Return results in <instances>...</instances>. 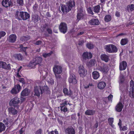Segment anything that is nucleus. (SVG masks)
<instances>
[{
    "mask_svg": "<svg viewBox=\"0 0 134 134\" xmlns=\"http://www.w3.org/2000/svg\"><path fill=\"white\" fill-rule=\"evenodd\" d=\"M15 16V18L19 20H26L30 17L29 14L27 12L18 11L16 12Z\"/></svg>",
    "mask_w": 134,
    "mask_h": 134,
    "instance_id": "obj_1",
    "label": "nucleus"
},
{
    "mask_svg": "<svg viewBox=\"0 0 134 134\" xmlns=\"http://www.w3.org/2000/svg\"><path fill=\"white\" fill-rule=\"evenodd\" d=\"M53 71L55 74V77L57 78L60 79V76L57 75V74H61L62 71V67L60 66L55 65L53 68Z\"/></svg>",
    "mask_w": 134,
    "mask_h": 134,
    "instance_id": "obj_2",
    "label": "nucleus"
},
{
    "mask_svg": "<svg viewBox=\"0 0 134 134\" xmlns=\"http://www.w3.org/2000/svg\"><path fill=\"white\" fill-rule=\"evenodd\" d=\"M98 70L103 73H107L109 71V68L107 64L103 63L98 67Z\"/></svg>",
    "mask_w": 134,
    "mask_h": 134,
    "instance_id": "obj_3",
    "label": "nucleus"
},
{
    "mask_svg": "<svg viewBox=\"0 0 134 134\" xmlns=\"http://www.w3.org/2000/svg\"><path fill=\"white\" fill-rule=\"evenodd\" d=\"M20 98L15 97L11 99L10 102V105L15 107L18 108V104L20 103Z\"/></svg>",
    "mask_w": 134,
    "mask_h": 134,
    "instance_id": "obj_4",
    "label": "nucleus"
},
{
    "mask_svg": "<svg viewBox=\"0 0 134 134\" xmlns=\"http://www.w3.org/2000/svg\"><path fill=\"white\" fill-rule=\"evenodd\" d=\"M59 29L61 33L64 34H65L68 30L66 24L64 22L61 23L59 26Z\"/></svg>",
    "mask_w": 134,
    "mask_h": 134,
    "instance_id": "obj_5",
    "label": "nucleus"
},
{
    "mask_svg": "<svg viewBox=\"0 0 134 134\" xmlns=\"http://www.w3.org/2000/svg\"><path fill=\"white\" fill-rule=\"evenodd\" d=\"M11 65L10 63L7 64L5 62L0 61V68H2L5 70L10 71L11 70Z\"/></svg>",
    "mask_w": 134,
    "mask_h": 134,
    "instance_id": "obj_6",
    "label": "nucleus"
},
{
    "mask_svg": "<svg viewBox=\"0 0 134 134\" xmlns=\"http://www.w3.org/2000/svg\"><path fill=\"white\" fill-rule=\"evenodd\" d=\"M86 70H85L83 66L80 65L79 67L78 72L80 75L82 77H84L86 74Z\"/></svg>",
    "mask_w": 134,
    "mask_h": 134,
    "instance_id": "obj_7",
    "label": "nucleus"
},
{
    "mask_svg": "<svg viewBox=\"0 0 134 134\" xmlns=\"http://www.w3.org/2000/svg\"><path fill=\"white\" fill-rule=\"evenodd\" d=\"M68 81L69 83L75 84L77 83L76 76L73 74L70 73V76L68 79Z\"/></svg>",
    "mask_w": 134,
    "mask_h": 134,
    "instance_id": "obj_8",
    "label": "nucleus"
},
{
    "mask_svg": "<svg viewBox=\"0 0 134 134\" xmlns=\"http://www.w3.org/2000/svg\"><path fill=\"white\" fill-rule=\"evenodd\" d=\"M2 3V5L6 8L12 7L13 5V3L10 1V0H3Z\"/></svg>",
    "mask_w": 134,
    "mask_h": 134,
    "instance_id": "obj_9",
    "label": "nucleus"
},
{
    "mask_svg": "<svg viewBox=\"0 0 134 134\" xmlns=\"http://www.w3.org/2000/svg\"><path fill=\"white\" fill-rule=\"evenodd\" d=\"M75 2L73 0H70L66 3L67 6L68 8L69 11H71L72 9L75 7Z\"/></svg>",
    "mask_w": 134,
    "mask_h": 134,
    "instance_id": "obj_10",
    "label": "nucleus"
},
{
    "mask_svg": "<svg viewBox=\"0 0 134 134\" xmlns=\"http://www.w3.org/2000/svg\"><path fill=\"white\" fill-rule=\"evenodd\" d=\"M92 54L90 52H84L83 53L82 55L83 58L85 60L91 59L92 57Z\"/></svg>",
    "mask_w": 134,
    "mask_h": 134,
    "instance_id": "obj_11",
    "label": "nucleus"
},
{
    "mask_svg": "<svg viewBox=\"0 0 134 134\" xmlns=\"http://www.w3.org/2000/svg\"><path fill=\"white\" fill-rule=\"evenodd\" d=\"M66 134H75V131L74 129L72 127H68L65 130Z\"/></svg>",
    "mask_w": 134,
    "mask_h": 134,
    "instance_id": "obj_12",
    "label": "nucleus"
},
{
    "mask_svg": "<svg viewBox=\"0 0 134 134\" xmlns=\"http://www.w3.org/2000/svg\"><path fill=\"white\" fill-rule=\"evenodd\" d=\"M34 91L35 95L38 97H39L41 93V89L40 86H36L34 87Z\"/></svg>",
    "mask_w": 134,
    "mask_h": 134,
    "instance_id": "obj_13",
    "label": "nucleus"
},
{
    "mask_svg": "<svg viewBox=\"0 0 134 134\" xmlns=\"http://www.w3.org/2000/svg\"><path fill=\"white\" fill-rule=\"evenodd\" d=\"M17 38V36L16 35L12 34L10 35L8 39V41L12 43H14L16 41Z\"/></svg>",
    "mask_w": 134,
    "mask_h": 134,
    "instance_id": "obj_14",
    "label": "nucleus"
},
{
    "mask_svg": "<svg viewBox=\"0 0 134 134\" xmlns=\"http://www.w3.org/2000/svg\"><path fill=\"white\" fill-rule=\"evenodd\" d=\"M123 107V105L122 103L119 102L115 106V109L117 112H120L122 111Z\"/></svg>",
    "mask_w": 134,
    "mask_h": 134,
    "instance_id": "obj_15",
    "label": "nucleus"
},
{
    "mask_svg": "<svg viewBox=\"0 0 134 134\" xmlns=\"http://www.w3.org/2000/svg\"><path fill=\"white\" fill-rule=\"evenodd\" d=\"M127 63L125 61H122L120 63L119 69L121 71L125 70L126 69L127 66Z\"/></svg>",
    "mask_w": 134,
    "mask_h": 134,
    "instance_id": "obj_16",
    "label": "nucleus"
},
{
    "mask_svg": "<svg viewBox=\"0 0 134 134\" xmlns=\"http://www.w3.org/2000/svg\"><path fill=\"white\" fill-rule=\"evenodd\" d=\"M13 56L15 60L19 61H22L24 59L23 55L20 53L15 54H13Z\"/></svg>",
    "mask_w": 134,
    "mask_h": 134,
    "instance_id": "obj_17",
    "label": "nucleus"
},
{
    "mask_svg": "<svg viewBox=\"0 0 134 134\" xmlns=\"http://www.w3.org/2000/svg\"><path fill=\"white\" fill-rule=\"evenodd\" d=\"M63 92L64 93L65 96H71L73 94L72 91L69 90V91L66 88H64L63 90Z\"/></svg>",
    "mask_w": 134,
    "mask_h": 134,
    "instance_id": "obj_18",
    "label": "nucleus"
},
{
    "mask_svg": "<svg viewBox=\"0 0 134 134\" xmlns=\"http://www.w3.org/2000/svg\"><path fill=\"white\" fill-rule=\"evenodd\" d=\"M85 15V13L83 11L77 13V20L78 21L81 19H83L84 18Z\"/></svg>",
    "mask_w": 134,
    "mask_h": 134,
    "instance_id": "obj_19",
    "label": "nucleus"
},
{
    "mask_svg": "<svg viewBox=\"0 0 134 134\" xmlns=\"http://www.w3.org/2000/svg\"><path fill=\"white\" fill-rule=\"evenodd\" d=\"M40 19V18L38 15L34 14L32 15L31 20L34 23L37 22Z\"/></svg>",
    "mask_w": 134,
    "mask_h": 134,
    "instance_id": "obj_20",
    "label": "nucleus"
},
{
    "mask_svg": "<svg viewBox=\"0 0 134 134\" xmlns=\"http://www.w3.org/2000/svg\"><path fill=\"white\" fill-rule=\"evenodd\" d=\"M100 58L101 60L106 63L108 62L109 60V56L105 54H103L101 55Z\"/></svg>",
    "mask_w": 134,
    "mask_h": 134,
    "instance_id": "obj_21",
    "label": "nucleus"
},
{
    "mask_svg": "<svg viewBox=\"0 0 134 134\" xmlns=\"http://www.w3.org/2000/svg\"><path fill=\"white\" fill-rule=\"evenodd\" d=\"M90 24L93 25H98L100 22L99 20L97 19H93L89 21Z\"/></svg>",
    "mask_w": 134,
    "mask_h": 134,
    "instance_id": "obj_22",
    "label": "nucleus"
},
{
    "mask_svg": "<svg viewBox=\"0 0 134 134\" xmlns=\"http://www.w3.org/2000/svg\"><path fill=\"white\" fill-rule=\"evenodd\" d=\"M8 110L9 113L10 114H11L13 115H15L17 114L18 113L17 110L12 107L9 108Z\"/></svg>",
    "mask_w": 134,
    "mask_h": 134,
    "instance_id": "obj_23",
    "label": "nucleus"
},
{
    "mask_svg": "<svg viewBox=\"0 0 134 134\" xmlns=\"http://www.w3.org/2000/svg\"><path fill=\"white\" fill-rule=\"evenodd\" d=\"M99 73L97 71H94L92 73V77L94 79H97L99 78Z\"/></svg>",
    "mask_w": 134,
    "mask_h": 134,
    "instance_id": "obj_24",
    "label": "nucleus"
},
{
    "mask_svg": "<svg viewBox=\"0 0 134 134\" xmlns=\"http://www.w3.org/2000/svg\"><path fill=\"white\" fill-rule=\"evenodd\" d=\"M61 7V10L63 13H67L70 11H69L68 8L66 5H65L64 4H62Z\"/></svg>",
    "mask_w": 134,
    "mask_h": 134,
    "instance_id": "obj_25",
    "label": "nucleus"
},
{
    "mask_svg": "<svg viewBox=\"0 0 134 134\" xmlns=\"http://www.w3.org/2000/svg\"><path fill=\"white\" fill-rule=\"evenodd\" d=\"M96 113V111L92 110H87L85 112V114L87 115H92Z\"/></svg>",
    "mask_w": 134,
    "mask_h": 134,
    "instance_id": "obj_26",
    "label": "nucleus"
},
{
    "mask_svg": "<svg viewBox=\"0 0 134 134\" xmlns=\"http://www.w3.org/2000/svg\"><path fill=\"white\" fill-rule=\"evenodd\" d=\"M106 84L104 82L101 81L99 82L98 84V88L101 90L103 89L105 87Z\"/></svg>",
    "mask_w": 134,
    "mask_h": 134,
    "instance_id": "obj_27",
    "label": "nucleus"
},
{
    "mask_svg": "<svg viewBox=\"0 0 134 134\" xmlns=\"http://www.w3.org/2000/svg\"><path fill=\"white\" fill-rule=\"evenodd\" d=\"M30 92L29 91L27 88H25L23 90L21 93V95L23 97H25L28 96Z\"/></svg>",
    "mask_w": 134,
    "mask_h": 134,
    "instance_id": "obj_28",
    "label": "nucleus"
},
{
    "mask_svg": "<svg viewBox=\"0 0 134 134\" xmlns=\"http://www.w3.org/2000/svg\"><path fill=\"white\" fill-rule=\"evenodd\" d=\"M93 11L95 13H98L100 12V6L99 5H97L92 7Z\"/></svg>",
    "mask_w": 134,
    "mask_h": 134,
    "instance_id": "obj_29",
    "label": "nucleus"
},
{
    "mask_svg": "<svg viewBox=\"0 0 134 134\" xmlns=\"http://www.w3.org/2000/svg\"><path fill=\"white\" fill-rule=\"evenodd\" d=\"M111 44H109L105 45L104 47V49L106 52L109 53H111Z\"/></svg>",
    "mask_w": 134,
    "mask_h": 134,
    "instance_id": "obj_30",
    "label": "nucleus"
},
{
    "mask_svg": "<svg viewBox=\"0 0 134 134\" xmlns=\"http://www.w3.org/2000/svg\"><path fill=\"white\" fill-rule=\"evenodd\" d=\"M41 89V94H42L48 90L49 88L47 86H40Z\"/></svg>",
    "mask_w": 134,
    "mask_h": 134,
    "instance_id": "obj_31",
    "label": "nucleus"
},
{
    "mask_svg": "<svg viewBox=\"0 0 134 134\" xmlns=\"http://www.w3.org/2000/svg\"><path fill=\"white\" fill-rule=\"evenodd\" d=\"M68 104H69V103L68 102V101L66 99H64L62 100V103L60 104V107L62 108V107H66Z\"/></svg>",
    "mask_w": 134,
    "mask_h": 134,
    "instance_id": "obj_32",
    "label": "nucleus"
},
{
    "mask_svg": "<svg viewBox=\"0 0 134 134\" xmlns=\"http://www.w3.org/2000/svg\"><path fill=\"white\" fill-rule=\"evenodd\" d=\"M19 48H20V50L21 51H23L26 53V50L28 48L27 47H24L22 44H19L18 45V47Z\"/></svg>",
    "mask_w": 134,
    "mask_h": 134,
    "instance_id": "obj_33",
    "label": "nucleus"
},
{
    "mask_svg": "<svg viewBox=\"0 0 134 134\" xmlns=\"http://www.w3.org/2000/svg\"><path fill=\"white\" fill-rule=\"evenodd\" d=\"M30 38V36H21L20 38V40L23 42L27 41Z\"/></svg>",
    "mask_w": 134,
    "mask_h": 134,
    "instance_id": "obj_34",
    "label": "nucleus"
},
{
    "mask_svg": "<svg viewBox=\"0 0 134 134\" xmlns=\"http://www.w3.org/2000/svg\"><path fill=\"white\" fill-rule=\"evenodd\" d=\"M42 60V59L41 57H38L35 58V62L37 64H39L41 63Z\"/></svg>",
    "mask_w": 134,
    "mask_h": 134,
    "instance_id": "obj_35",
    "label": "nucleus"
},
{
    "mask_svg": "<svg viewBox=\"0 0 134 134\" xmlns=\"http://www.w3.org/2000/svg\"><path fill=\"white\" fill-rule=\"evenodd\" d=\"M5 126L3 123L0 122V133L5 130Z\"/></svg>",
    "mask_w": 134,
    "mask_h": 134,
    "instance_id": "obj_36",
    "label": "nucleus"
},
{
    "mask_svg": "<svg viewBox=\"0 0 134 134\" xmlns=\"http://www.w3.org/2000/svg\"><path fill=\"white\" fill-rule=\"evenodd\" d=\"M128 42V40L127 38H123L121 40L120 44L121 45L124 46L127 44Z\"/></svg>",
    "mask_w": 134,
    "mask_h": 134,
    "instance_id": "obj_37",
    "label": "nucleus"
},
{
    "mask_svg": "<svg viewBox=\"0 0 134 134\" xmlns=\"http://www.w3.org/2000/svg\"><path fill=\"white\" fill-rule=\"evenodd\" d=\"M37 64L35 62V61L32 60L31 61L28 65V66L31 68H34Z\"/></svg>",
    "mask_w": 134,
    "mask_h": 134,
    "instance_id": "obj_38",
    "label": "nucleus"
},
{
    "mask_svg": "<svg viewBox=\"0 0 134 134\" xmlns=\"http://www.w3.org/2000/svg\"><path fill=\"white\" fill-rule=\"evenodd\" d=\"M127 10L128 11L130 10L131 11H132L134 10V4H132L127 5Z\"/></svg>",
    "mask_w": 134,
    "mask_h": 134,
    "instance_id": "obj_39",
    "label": "nucleus"
},
{
    "mask_svg": "<svg viewBox=\"0 0 134 134\" xmlns=\"http://www.w3.org/2000/svg\"><path fill=\"white\" fill-rule=\"evenodd\" d=\"M111 17L110 15H107L105 16L104 20L105 22H108L111 20Z\"/></svg>",
    "mask_w": 134,
    "mask_h": 134,
    "instance_id": "obj_40",
    "label": "nucleus"
},
{
    "mask_svg": "<svg viewBox=\"0 0 134 134\" xmlns=\"http://www.w3.org/2000/svg\"><path fill=\"white\" fill-rule=\"evenodd\" d=\"M129 95L132 98H134V90L129 89Z\"/></svg>",
    "mask_w": 134,
    "mask_h": 134,
    "instance_id": "obj_41",
    "label": "nucleus"
},
{
    "mask_svg": "<svg viewBox=\"0 0 134 134\" xmlns=\"http://www.w3.org/2000/svg\"><path fill=\"white\" fill-rule=\"evenodd\" d=\"M111 53H116L117 52L118 49L113 44H111Z\"/></svg>",
    "mask_w": 134,
    "mask_h": 134,
    "instance_id": "obj_42",
    "label": "nucleus"
},
{
    "mask_svg": "<svg viewBox=\"0 0 134 134\" xmlns=\"http://www.w3.org/2000/svg\"><path fill=\"white\" fill-rule=\"evenodd\" d=\"M8 120L7 119V120L5 119L3 121V122L4 123V125L7 126V125L9 124V125L11 126L13 124V123L12 122H12H10L11 121H8Z\"/></svg>",
    "mask_w": 134,
    "mask_h": 134,
    "instance_id": "obj_43",
    "label": "nucleus"
},
{
    "mask_svg": "<svg viewBox=\"0 0 134 134\" xmlns=\"http://www.w3.org/2000/svg\"><path fill=\"white\" fill-rule=\"evenodd\" d=\"M130 89L134 90V81L131 80L130 82Z\"/></svg>",
    "mask_w": 134,
    "mask_h": 134,
    "instance_id": "obj_44",
    "label": "nucleus"
},
{
    "mask_svg": "<svg viewBox=\"0 0 134 134\" xmlns=\"http://www.w3.org/2000/svg\"><path fill=\"white\" fill-rule=\"evenodd\" d=\"M53 52L51 51L49 53H44L43 54V56L44 58H46L50 56L53 53Z\"/></svg>",
    "mask_w": 134,
    "mask_h": 134,
    "instance_id": "obj_45",
    "label": "nucleus"
},
{
    "mask_svg": "<svg viewBox=\"0 0 134 134\" xmlns=\"http://www.w3.org/2000/svg\"><path fill=\"white\" fill-rule=\"evenodd\" d=\"M10 93L12 94H16L18 92L16 89V87H14L10 91Z\"/></svg>",
    "mask_w": 134,
    "mask_h": 134,
    "instance_id": "obj_46",
    "label": "nucleus"
},
{
    "mask_svg": "<svg viewBox=\"0 0 134 134\" xmlns=\"http://www.w3.org/2000/svg\"><path fill=\"white\" fill-rule=\"evenodd\" d=\"M86 46L89 49H92L93 48V44L91 43H87Z\"/></svg>",
    "mask_w": 134,
    "mask_h": 134,
    "instance_id": "obj_47",
    "label": "nucleus"
},
{
    "mask_svg": "<svg viewBox=\"0 0 134 134\" xmlns=\"http://www.w3.org/2000/svg\"><path fill=\"white\" fill-rule=\"evenodd\" d=\"M95 62V61L93 60H90L88 63V66L90 67L92 66L93 65H94Z\"/></svg>",
    "mask_w": 134,
    "mask_h": 134,
    "instance_id": "obj_48",
    "label": "nucleus"
},
{
    "mask_svg": "<svg viewBox=\"0 0 134 134\" xmlns=\"http://www.w3.org/2000/svg\"><path fill=\"white\" fill-rule=\"evenodd\" d=\"M18 81L22 83V86H23V85H24L26 83L25 80L23 78H20V79L18 80Z\"/></svg>",
    "mask_w": 134,
    "mask_h": 134,
    "instance_id": "obj_49",
    "label": "nucleus"
},
{
    "mask_svg": "<svg viewBox=\"0 0 134 134\" xmlns=\"http://www.w3.org/2000/svg\"><path fill=\"white\" fill-rule=\"evenodd\" d=\"M87 10L89 14H91L92 15H94V13L93 12L92 10L91 7H89L87 9Z\"/></svg>",
    "mask_w": 134,
    "mask_h": 134,
    "instance_id": "obj_50",
    "label": "nucleus"
},
{
    "mask_svg": "<svg viewBox=\"0 0 134 134\" xmlns=\"http://www.w3.org/2000/svg\"><path fill=\"white\" fill-rule=\"evenodd\" d=\"M14 87H16V88L17 90V91H18V93L19 92L21 89V87L20 84L18 83Z\"/></svg>",
    "mask_w": 134,
    "mask_h": 134,
    "instance_id": "obj_51",
    "label": "nucleus"
},
{
    "mask_svg": "<svg viewBox=\"0 0 134 134\" xmlns=\"http://www.w3.org/2000/svg\"><path fill=\"white\" fill-rule=\"evenodd\" d=\"M60 110L61 111H63L64 112H66L68 111V108L66 107H62V108H60Z\"/></svg>",
    "mask_w": 134,
    "mask_h": 134,
    "instance_id": "obj_52",
    "label": "nucleus"
},
{
    "mask_svg": "<svg viewBox=\"0 0 134 134\" xmlns=\"http://www.w3.org/2000/svg\"><path fill=\"white\" fill-rule=\"evenodd\" d=\"M6 34V32L4 31H0V39L2 37L4 36Z\"/></svg>",
    "mask_w": 134,
    "mask_h": 134,
    "instance_id": "obj_53",
    "label": "nucleus"
},
{
    "mask_svg": "<svg viewBox=\"0 0 134 134\" xmlns=\"http://www.w3.org/2000/svg\"><path fill=\"white\" fill-rule=\"evenodd\" d=\"M109 125H112L114 122V118H109L108 119Z\"/></svg>",
    "mask_w": 134,
    "mask_h": 134,
    "instance_id": "obj_54",
    "label": "nucleus"
},
{
    "mask_svg": "<svg viewBox=\"0 0 134 134\" xmlns=\"http://www.w3.org/2000/svg\"><path fill=\"white\" fill-rule=\"evenodd\" d=\"M48 134H59L58 132L56 129L55 130L49 132Z\"/></svg>",
    "mask_w": 134,
    "mask_h": 134,
    "instance_id": "obj_55",
    "label": "nucleus"
},
{
    "mask_svg": "<svg viewBox=\"0 0 134 134\" xmlns=\"http://www.w3.org/2000/svg\"><path fill=\"white\" fill-rule=\"evenodd\" d=\"M127 129V127L125 126H124L122 127L121 126V128H120V130L121 131H125Z\"/></svg>",
    "mask_w": 134,
    "mask_h": 134,
    "instance_id": "obj_56",
    "label": "nucleus"
},
{
    "mask_svg": "<svg viewBox=\"0 0 134 134\" xmlns=\"http://www.w3.org/2000/svg\"><path fill=\"white\" fill-rule=\"evenodd\" d=\"M18 3L20 5H22L24 4L23 0H17Z\"/></svg>",
    "mask_w": 134,
    "mask_h": 134,
    "instance_id": "obj_57",
    "label": "nucleus"
},
{
    "mask_svg": "<svg viewBox=\"0 0 134 134\" xmlns=\"http://www.w3.org/2000/svg\"><path fill=\"white\" fill-rule=\"evenodd\" d=\"M42 43V41L38 40L35 43H34V44L36 45H40Z\"/></svg>",
    "mask_w": 134,
    "mask_h": 134,
    "instance_id": "obj_58",
    "label": "nucleus"
},
{
    "mask_svg": "<svg viewBox=\"0 0 134 134\" xmlns=\"http://www.w3.org/2000/svg\"><path fill=\"white\" fill-rule=\"evenodd\" d=\"M42 130L41 129H39L37 130L35 133V134H41Z\"/></svg>",
    "mask_w": 134,
    "mask_h": 134,
    "instance_id": "obj_59",
    "label": "nucleus"
},
{
    "mask_svg": "<svg viewBox=\"0 0 134 134\" xmlns=\"http://www.w3.org/2000/svg\"><path fill=\"white\" fill-rule=\"evenodd\" d=\"M47 31L49 34H51L52 33V31L51 28H48L47 29Z\"/></svg>",
    "mask_w": 134,
    "mask_h": 134,
    "instance_id": "obj_60",
    "label": "nucleus"
},
{
    "mask_svg": "<svg viewBox=\"0 0 134 134\" xmlns=\"http://www.w3.org/2000/svg\"><path fill=\"white\" fill-rule=\"evenodd\" d=\"M113 96L112 94H110L108 97V98L109 100L112 101V99L113 98Z\"/></svg>",
    "mask_w": 134,
    "mask_h": 134,
    "instance_id": "obj_61",
    "label": "nucleus"
},
{
    "mask_svg": "<svg viewBox=\"0 0 134 134\" xmlns=\"http://www.w3.org/2000/svg\"><path fill=\"white\" fill-rule=\"evenodd\" d=\"M98 121H96L95 124L93 126V128H97L98 126Z\"/></svg>",
    "mask_w": 134,
    "mask_h": 134,
    "instance_id": "obj_62",
    "label": "nucleus"
},
{
    "mask_svg": "<svg viewBox=\"0 0 134 134\" xmlns=\"http://www.w3.org/2000/svg\"><path fill=\"white\" fill-rule=\"evenodd\" d=\"M115 15L117 17H119L120 16V12L118 11H116Z\"/></svg>",
    "mask_w": 134,
    "mask_h": 134,
    "instance_id": "obj_63",
    "label": "nucleus"
},
{
    "mask_svg": "<svg viewBox=\"0 0 134 134\" xmlns=\"http://www.w3.org/2000/svg\"><path fill=\"white\" fill-rule=\"evenodd\" d=\"M20 99V102H21V103L24 102L25 100V98L22 97H21V98Z\"/></svg>",
    "mask_w": 134,
    "mask_h": 134,
    "instance_id": "obj_64",
    "label": "nucleus"
}]
</instances>
